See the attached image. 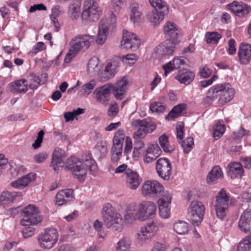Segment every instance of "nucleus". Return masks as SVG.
I'll return each mask as SVG.
<instances>
[{"instance_id":"obj_60","label":"nucleus","mask_w":251,"mask_h":251,"mask_svg":"<svg viewBox=\"0 0 251 251\" xmlns=\"http://www.w3.org/2000/svg\"><path fill=\"white\" fill-rule=\"evenodd\" d=\"M45 49L44 44L42 42H38L32 48V50L29 52L31 55H35L39 51L43 50Z\"/></svg>"},{"instance_id":"obj_56","label":"nucleus","mask_w":251,"mask_h":251,"mask_svg":"<svg viewBox=\"0 0 251 251\" xmlns=\"http://www.w3.org/2000/svg\"><path fill=\"white\" fill-rule=\"evenodd\" d=\"M80 10V7L78 5H75L74 4L71 5L69 7V12L71 14V17L73 19H77L78 16V13Z\"/></svg>"},{"instance_id":"obj_58","label":"nucleus","mask_w":251,"mask_h":251,"mask_svg":"<svg viewBox=\"0 0 251 251\" xmlns=\"http://www.w3.org/2000/svg\"><path fill=\"white\" fill-rule=\"evenodd\" d=\"M98 65V59L96 58H92L89 60L88 63V72L91 74L95 71V69Z\"/></svg>"},{"instance_id":"obj_62","label":"nucleus","mask_w":251,"mask_h":251,"mask_svg":"<svg viewBox=\"0 0 251 251\" xmlns=\"http://www.w3.org/2000/svg\"><path fill=\"white\" fill-rule=\"evenodd\" d=\"M249 132V130H246L243 127L241 126L237 132H234V134L237 139H240L244 136L248 135Z\"/></svg>"},{"instance_id":"obj_44","label":"nucleus","mask_w":251,"mask_h":251,"mask_svg":"<svg viewBox=\"0 0 251 251\" xmlns=\"http://www.w3.org/2000/svg\"><path fill=\"white\" fill-rule=\"evenodd\" d=\"M251 249V233L246 236L238 244L237 251H249Z\"/></svg>"},{"instance_id":"obj_17","label":"nucleus","mask_w":251,"mask_h":251,"mask_svg":"<svg viewBox=\"0 0 251 251\" xmlns=\"http://www.w3.org/2000/svg\"><path fill=\"white\" fill-rule=\"evenodd\" d=\"M112 83H107L95 89L93 95L97 101L104 106H106L110 100V94L112 91Z\"/></svg>"},{"instance_id":"obj_59","label":"nucleus","mask_w":251,"mask_h":251,"mask_svg":"<svg viewBox=\"0 0 251 251\" xmlns=\"http://www.w3.org/2000/svg\"><path fill=\"white\" fill-rule=\"evenodd\" d=\"M22 230V233L25 238L32 237L34 233V228L31 226H25Z\"/></svg>"},{"instance_id":"obj_49","label":"nucleus","mask_w":251,"mask_h":251,"mask_svg":"<svg viewBox=\"0 0 251 251\" xmlns=\"http://www.w3.org/2000/svg\"><path fill=\"white\" fill-rule=\"evenodd\" d=\"M17 196V193L16 192H3L0 196V201L3 203L11 202L13 201Z\"/></svg>"},{"instance_id":"obj_53","label":"nucleus","mask_w":251,"mask_h":251,"mask_svg":"<svg viewBox=\"0 0 251 251\" xmlns=\"http://www.w3.org/2000/svg\"><path fill=\"white\" fill-rule=\"evenodd\" d=\"M63 164V158L52 156L50 166L53 167L54 171H57L59 170V167H62Z\"/></svg>"},{"instance_id":"obj_30","label":"nucleus","mask_w":251,"mask_h":251,"mask_svg":"<svg viewBox=\"0 0 251 251\" xmlns=\"http://www.w3.org/2000/svg\"><path fill=\"white\" fill-rule=\"evenodd\" d=\"M194 77L195 74L192 71L180 70L175 78L180 83L187 85L193 81Z\"/></svg>"},{"instance_id":"obj_1","label":"nucleus","mask_w":251,"mask_h":251,"mask_svg":"<svg viewBox=\"0 0 251 251\" xmlns=\"http://www.w3.org/2000/svg\"><path fill=\"white\" fill-rule=\"evenodd\" d=\"M131 126L137 130L133 134V138L136 140L134 148L140 150L144 146L143 142L140 139L147 133L152 132L156 126L154 123L147 119L135 120L132 122Z\"/></svg>"},{"instance_id":"obj_18","label":"nucleus","mask_w":251,"mask_h":251,"mask_svg":"<svg viewBox=\"0 0 251 251\" xmlns=\"http://www.w3.org/2000/svg\"><path fill=\"white\" fill-rule=\"evenodd\" d=\"M139 208L140 221H144L152 217L155 213L156 206L153 202L144 201L139 204Z\"/></svg>"},{"instance_id":"obj_41","label":"nucleus","mask_w":251,"mask_h":251,"mask_svg":"<svg viewBox=\"0 0 251 251\" xmlns=\"http://www.w3.org/2000/svg\"><path fill=\"white\" fill-rule=\"evenodd\" d=\"M158 140L160 146L165 152L171 153L175 150L174 146H169L168 137L166 135L164 134L160 136Z\"/></svg>"},{"instance_id":"obj_34","label":"nucleus","mask_w":251,"mask_h":251,"mask_svg":"<svg viewBox=\"0 0 251 251\" xmlns=\"http://www.w3.org/2000/svg\"><path fill=\"white\" fill-rule=\"evenodd\" d=\"M142 13L140 10L138 4L132 3L130 5V20L134 23H139L141 21Z\"/></svg>"},{"instance_id":"obj_55","label":"nucleus","mask_w":251,"mask_h":251,"mask_svg":"<svg viewBox=\"0 0 251 251\" xmlns=\"http://www.w3.org/2000/svg\"><path fill=\"white\" fill-rule=\"evenodd\" d=\"M184 127L183 123H179L176 125V137L178 143H180V141H181L183 138L184 133Z\"/></svg>"},{"instance_id":"obj_16","label":"nucleus","mask_w":251,"mask_h":251,"mask_svg":"<svg viewBox=\"0 0 251 251\" xmlns=\"http://www.w3.org/2000/svg\"><path fill=\"white\" fill-rule=\"evenodd\" d=\"M175 41L166 40L156 48L155 54L158 58L173 55L177 44Z\"/></svg>"},{"instance_id":"obj_27","label":"nucleus","mask_w":251,"mask_h":251,"mask_svg":"<svg viewBox=\"0 0 251 251\" xmlns=\"http://www.w3.org/2000/svg\"><path fill=\"white\" fill-rule=\"evenodd\" d=\"M161 151L157 144L150 145L144 155V161L149 163L155 160L160 154Z\"/></svg>"},{"instance_id":"obj_5","label":"nucleus","mask_w":251,"mask_h":251,"mask_svg":"<svg viewBox=\"0 0 251 251\" xmlns=\"http://www.w3.org/2000/svg\"><path fill=\"white\" fill-rule=\"evenodd\" d=\"M158 229L157 223L151 222L142 226L135 235L138 242L141 244L148 243L152 237L155 235Z\"/></svg>"},{"instance_id":"obj_47","label":"nucleus","mask_w":251,"mask_h":251,"mask_svg":"<svg viewBox=\"0 0 251 251\" xmlns=\"http://www.w3.org/2000/svg\"><path fill=\"white\" fill-rule=\"evenodd\" d=\"M183 149V152L185 154L188 153L193 149L194 145L193 138L190 137L179 143Z\"/></svg>"},{"instance_id":"obj_29","label":"nucleus","mask_w":251,"mask_h":251,"mask_svg":"<svg viewBox=\"0 0 251 251\" xmlns=\"http://www.w3.org/2000/svg\"><path fill=\"white\" fill-rule=\"evenodd\" d=\"M124 141V140L114 137L113 145L111 150V159L114 162H117L122 155Z\"/></svg>"},{"instance_id":"obj_39","label":"nucleus","mask_w":251,"mask_h":251,"mask_svg":"<svg viewBox=\"0 0 251 251\" xmlns=\"http://www.w3.org/2000/svg\"><path fill=\"white\" fill-rule=\"evenodd\" d=\"M13 89L18 93H25L28 90L25 79H21L11 83Z\"/></svg>"},{"instance_id":"obj_10","label":"nucleus","mask_w":251,"mask_h":251,"mask_svg":"<svg viewBox=\"0 0 251 251\" xmlns=\"http://www.w3.org/2000/svg\"><path fill=\"white\" fill-rule=\"evenodd\" d=\"M116 22V17L112 12L109 19H104L100 21L97 38L95 39L97 44L102 45L105 42L109 33V28H114Z\"/></svg>"},{"instance_id":"obj_33","label":"nucleus","mask_w":251,"mask_h":251,"mask_svg":"<svg viewBox=\"0 0 251 251\" xmlns=\"http://www.w3.org/2000/svg\"><path fill=\"white\" fill-rule=\"evenodd\" d=\"M184 62V60L180 57L174 58L172 61H170L163 66L162 68L164 70V75L167 76L168 73L174 69H179Z\"/></svg>"},{"instance_id":"obj_23","label":"nucleus","mask_w":251,"mask_h":251,"mask_svg":"<svg viewBox=\"0 0 251 251\" xmlns=\"http://www.w3.org/2000/svg\"><path fill=\"white\" fill-rule=\"evenodd\" d=\"M125 221L127 223H132L137 220H140L139 204L131 203L128 205L124 216Z\"/></svg>"},{"instance_id":"obj_21","label":"nucleus","mask_w":251,"mask_h":251,"mask_svg":"<svg viewBox=\"0 0 251 251\" xmlns=\"http://www.w3.org/2000/svg\"><path fill=\"white\" fill-rule=\"evenodd\" d=\"M172 201L171 194L166 192L163 197L158 200L159 212L163 218H168L170 214V204Z\"/></svg>"},{"instance_id":"obj_54","label":"nucleus","mask_w":251,"mask_h":251,"mask_svg":"<svg viewBox=\"0 0 251 251\" xmlns=\"http://www.w3.org/2000/svg\"><path fill=\"white\" fill-rule=\"evenodd\" d=\"M23 212L25 214V216H30L32 214L34 215V213H39V210L34 205L29 204L24 208Z\"/></svg>"},{"instance_id":"obj_4","label":"nucleus","mask_w":251,"mask_h":251,"mask_svg":"<svg viewBox=\"0 0 251 251\" xmlns=\"http://www.w3.org/2000/svg\"><path fill=\"white\" fill-rule=\"evenodd\" d=\"M58 236V232L56 229L47 228L39 235L37 239L42 248L50 250L56 244Z\"/></svg>"},{"instance_id":"obj_35","label":"nucleus","mask_w":251,"mask_h":251,"mask_svg":"<svg viewBox=\"0 0 251 251\" xmlns=\"http://www.w3.org/2000/svg\"><path fill=\"white\" fill-rule=\"evenodd\" d=\"M223 173L221 168L218 166H214L208 173L207 176V181L208 183H212L218 179L222 177Z\"/></svg>"},{"instance_id":"obj_12","label":"nucleus","mask_w":251,"mask_h":251,"mask_svg":"<svg viewBox=\"0 0 251 251\" xmlns=\"http://www.w3.org/2000/svg\"><path fill=\"white\" fill-rule=\"evenodd\" d=\"M164 193L163 186L155 180L146 181L142 187V194L144 196L159 197Z\"/></svg>"},{"instance_id":"obj_32","label":"nucleus","mask_w":251,"mask_h":251,"mask_svg":"<svg viewBox=\"0 0 251 251\" xmlns=\"http://www.w3.org/2000/svg\"><path fill=\"white\" fill-rule=\"evenodd\" d=\"M42 220L43 217L39 214V213H34V215L24 216V218L21 220V224L23 226H29L37 225L41 222Z\"/></svg>"},{"instance_id":"obj_15","label":"nucleus","mask_w":251,"mask_h":251,"mask_svg":"<svg viewBox=\"0 0 251 251\" xmlns=\"http://www.w3.org/2000/svg\"><path fill=\"white\" fill-rule=\"evenodd\" d=\"M156 170L158 176L164 180L169 179L172 174V165L169 159L160 158L156 163Z\"/></svg>"},{"instance_id":"obj_37","label":"nucleus","mask_w":251,"mask_h":251,"mask_svg":"<svg viewBox=\"0 0 251 251\" xmlns=\"http://www.w3.org/2000/svg\"><path fill=\"white\" fill-rule=\"evenodd\" d=\"M84 167H86L92 175H95L98 170V166L95 160L92 159L91 155L86 154L84 157Z\"/></svg>"},{"instance_id":"obj_24","label":"nucleus","mask_w":251,"mask_h":251,"mask_svg":"<svg viewBox=\"0 0 251 251\" xmlns=\"http://www.w3.org/2000/svg\"><path fill=\"white\" fill-rule=\"evenodd\" d=\"M125 178L127 187L132 190L136 189L141 182L138 173L131 170H126Z\"/></svg>"},{"instance_id":"obj_3","label":"nucleus","mask_w":251,"mask_h":251,"mask_svg":"<svg viewBox=\"0 0 251 251\" xmlns=\"http://www.w3.org/2000/svg\"><path fill=\"white\" fill-rule=\"evenodd\" d=\"M149 2L155 10L149 12L147 18L153 25H156L159 24L164 19L165 16L168 14V6L162 0H149Z\"/></svg>"},{"instance_id":"obj_8","label":"nucleus","mask_w":251,"mask_h":251,"mask_svg":"<svg viewBox=\"0 0 251 251\" xmlns=\"http://www.w3.org/2000/svg\"><path fill=\"white\" fill-rule=\"evenodd\" d=\"M66 168L70 170L75 177L83 182L86 177L87 170L82 161L75 157L69 158L65 165Z\"/></svg>"},{"instance_id":"obj_61","label":"nucleus","mask_w":251,"mask_h":251,"mask_svg":"<svg viewBox=\"0 0 251 251\" xmlns=\"http://www.w3.org/2000/svg\"><path fill=\"white\" fill-rule=\"evenodd\" d=\"M48 154L46 152H41L34 156V159L37 163H41L48 157Z\"/></svg>"},{"instance_id":"obj_19","label":"nucleus","mask_w":251,"mask_h":251,"mask_svg":"<svg viewBox=\"0 0 251 251\" xmlns=\"http://www.w3.org/2000/svg\"><path fill=\"white\" fill-rule=\"evenodd\" d=\"M226 8L239 17L247 15L251 11V7L242 1H233L226 5Z\"/></svg>"},{"instance_id":"obj_46","label":"nucleus","mask_w":251,"mask_h":251,"mask_svg":"<svg viewBox=\"0 0 251 251\" xmlns=\"http://www.w3.org/2000/svg\"><path fill=\"white\" fill-rule=\"evenodd\" d=\"M226 126L223 121H219L214 128L213 137L216 140L220 138L225 132Z\"/></svg>"},{"instance_id":"obj_63","label":"nucleus","mask_w":251,"mask_h":251,"mask_svg":"<svg viewBox=\"0 0 251 251\" xmlns=\"http://www.w3.org/2000/svg\"><path fill=\"white\" fill-rule=\"evenodd\" d=\"M135 57V54H127L126 55L122 56L123 61L128 64H134L136 61Z\"/></svg>"},{"instance_id":"obj_31","label":"nucleus","mask_w":251,"mask_h":251,"mask_svg":"<svg viewBox=\"0 0 251 251\" xmlns=\"http://www.w3.org/2000/svg\"><path fill=\"white\" fill-rule=\"evenodd\" d=\"M229 170L228 175L232 178L241 177L244 174L243 165L239 163L233 162L230 163L229 166Z\"/></svg>"},{"instance_id":"obj_52","label":"nucleus","mask_w":251,"mask_h":251,"mask_svg":"<svg viewBox=\"0 0 251 251\" xmlns=\"http://www.w3.org/2000/svg\"><path fill=\"white\" fill-rule=\"evenodd\" d=\"M166 109L165 105L160 102H154L150 105V109L152 112L163 113Z\"/></svg>"},{"instance_id":"obj_43","label":"nucleus","mask_w":251,"mask_h":251,"mask_svg":"<svg viewBox=\"0 0 251 251\" xmlns=\"http://www.w3.org/2000/svg\"><path fill=\"white\" fill-rule=\"evenodd\" d=\"M96 81L92 79L87 83L84 84L81 87L79 92L83 96H88L89 95L96 86Z\"/></svg>"},{"instance_id":"obj_48","label":"nucleus","mask_w":251,"mask_h":251,"mask_svg":"<svg viewBox=\"0 0 251 251\" xmlns=\"http://www.w3.org/2000/svg\"><path fill=\"white\" fill-rule=\"evenodd\" d=\"M222 36L217 32H207L205 34L206 42L207 44H217Z\"/></svg>"},{"instance_id":"obj_40","label":"nucleus","mask_w":251,"mask_h":251,"mask_svg":"<svg viewBox=\"0 0 251 251\" xmlns=\"http://www.w3.org/2000/svg\"><path fill=\"white\" fill-rule=\"evenodd\" d=\"M25 80L27 86L28 85L29 88L32 90L37 89L41 81L39 77L36 76L34 73H30Z\"/></svg>"},{"instance_id":"obj_20","label":"nucleus","mask_w":251,"mask_h":251,"mask_svg":"<svg viewBox=\"0 0 251 251\" xmlns=\"http://www.w3.org/2000/svg\"><path fill=\"white\" fill-rule=\"evenodd\" d=\"M128 84V79L126 76L118 80L115 85L112 84L111 89L117 100H121L124 99L127 90Z\"/></svg>"},{"instance_id":"obj_11","label":"nucleus","mask_w":251,"mask_h":251,"mask_svg":"<svg viewBox=\"0 0 251 251\" xmlns=\"http://www.w3.org/2000/svg\"><path fill=\"white\" fill-rule=\"evenodd\" d=\"M95 41L94 36L87 34H78L72 39L70 45L75 52H78L81 49H88Z\"/></svg>"},{"instance_id":"obj_13","label":"nucleus","mask_w":251,"mask_h":251,"mask_svg":"<svg viewBox=\"0 0 251 251\" xmlns=\"http://www.w3.org/2000/svg\"><path fill=\"white\" fill-rule=\"evenodd\" d=\"M216 86L220 104L223 105L233 99L235 95V90L230 84H219Z\"/></svg>"},{"instance_id":"obj_38","label":"nucleus","mask_w":251,"mask_h":251,"mask_svg":"<svg viewBox=\"0 0 251 251\" xmlns=\"http://www.w3.org/2000/svg\"><path fill=\"white\" fill-rule=\"evenodd\" d=\"M218 96L216 86L211 87L207 91L206 96L203 99L204 105L206 106L210 105L215 100L218 98Z\"/></svg>"},{"instance_id":"obj_64","label":"nucleus","mask_w":251,"mask_h":251,"mask_svg":"<svg viewBox=\"0 0 251 251\" xmlns=\"http://www.w3.org/2000/svg\"><path fill=\"white\" fill-rule=\"evenodd\" d=\"M166 249V246L160 242H156L151 251H165Z\"/></svg>"},{"instance_id":"obj_9","label":"nucleus","mask_w":251,"mask_h":251,"mask_svg":"<svg viewBox=\"0 0 251 251\" xmlns=\"http://www.w3.org/2000/svg\"><path fill=\"white\" fill-rule=\"evenodd\" d=\"M229 198L225 190L222 189L215 197L214 206L215 209L217 217L223 220L226 216L228 207Z\"/></svg>"},{"instance_id":"obj_45","label":"nucleus","mask_w":251,"mask_h":251,"mask_svg":"<svg viewBox=\"0 0 251 251\" xmlns=\"http://www.w3.org/2000/svg\"><path fill=\"white\" fill-rule=\"evenodd\" d=\"M174 229L179 234H186L189 230L188 224L184 221H178L174 224Z\"/></svg>"},{"instance_id":"obj_50","label":"nucleus","mask_w":251,"mask_h":251,"mask_svg":"<svg viewBox=\"0 0 251 251\" xmlns=\"http://www.w3.org/2000/svg\"><path fill=\"white\" fill-rule=\"evenodd\" d=\"M116 66L111 62H108L104 69V74L107 78L113 77L116 73Z\"/></svg>"},{"instance_id":"obj_26","label":"nucleus","mask_w":251,"mask_h":251,"mask_svg":"<svg viewBox=\"0 0 251 251\" xmlns=\"http://www.w3.org/2000/svg\"><path fill=\"white\" fill-rule=\"evenodd\" d=\"M74 198V191L73 189L62 190L58 192L56 195V203L57 205L61 206L73 200Z\"/></svg>"},{"instance_id":"obj_6","label":"nucleus","mask_w":251,"mask_h":251,"mask_svg":"<svg viewBox=\"0 0 251 251\" xmlns=\"http://www.w3.org/2000/svg\"><path fill=\"white\" fill-rule=\"evenodd\" d=\"M101 10L94 0H86L84 2L81 17L83 20L97 21L101 14Z\"/></svg>"},{"instance_id":"obj_51","label":"nucleus","mask_w":251,"mask_h":251,"mask_svg":"<svg viewBox=\"0 0 251 251\" xmlns=\"http://www.w3.org/2000/svg\"><path fill=\"white\" fill-rule=\"evenodd\" d=\"M25 168L21 165H11L10 172L13 177H15L25 172Z\"/></svg>"},{"instance_id":"obj_28","label":"nucleus","mask_w":251,"mask_h":251,"mask_svg":"<svg viewBox=\"0 0 251 251\" xmlns=\"http://www.w3.org/2000/svg\"><path fill=\"white\" fill-rule=\"evenodd\" d=\"M36 178V175L34 173H30L18 178L17 180L11 183V185L15 188H23L29 184V183L34 181Z\"/></svg>"},{"instance_id":"obj_7","label":"nucleus","mask_w":251,"mask_h":251,"mask_svg":"<svg viewBox=\"0 0 251 251\" xmlns=\"http://www.w3.org/2000/svg\"><path fill=\"white\" fill-rule=\"evenodd\" d=\"M188 217L194 226H199L202 221L205 212V207L202 202L193 201L188 209Z\"/></svg>"},{"instance_id":"obj_25","label":"nucleus","mask_w":251,"mask_h":251,"mask_svg":"<svg viewBox=\"0 0 251 251\" xmlns=\"http://www.w3.org/2000/svg\"><path fill=\"white\" fill-rule=\"evenodd\" d=\"M238 55L241 64H249L251 61V45L241 44L239 49Z\"/></svg>"},{"instance_id":"obj_42","label":"nucleus","mask_w":251,"mask_h":251,"mask_svg":"<svg viewBox=\"0 0 251 251\" xmlns=\"http://www.w3.org/2000/svg\"><path fill=\"white\" fill-rule=\"evenodd\" d=\"M185 108V104H179L173 107L166 118L167 120H172L179 116V114Z\"/></svg>"},{"instance_id":"obj_14","label":"nucleus","mask_w":251,"mask_h":251,"mask_svg":"<svg viewBox=\"0 0 251 251\" xmlns=\"http://www.w3.org/2000/svg\"><path fill=\"white\" fill-rule=\"evenodd\" d=\"M140 44V40L136 35L126 30L123 31V40L121 42V46L123 49L136 50Z\"/></svg>"},{"instance_id":"obj_57","label":"nucleus","mask_w":251,"mask_h":251,"mask_svg":"<svg viewBox=\"0 0 251 251\" xmlns=\"http://www.w3.org/2000/svg\"><path fill=\"white\" fill-rule=\"evenodd\" d=\"M179 34L180 31L176 27L170 33L169 32L166 35L168 38L167 40H171L172 41H175L176 43H177V38Z\"/></svg>"},{"instance_id":"obj_22","label":"nucleus","mask_w":251,"mask_h":251,"mask_svg":"<svg viewBox=\"0 0 251 251\" xmlns=\"http://www.w3.org/2000/svg\"><path fill=\"white\" fill-rule=\"evenodd\" d=\"M238 227L241 231L251 234V210H246L241 214Z\"/></svg>"},{"instance_id":"obj_36","label":"nucleus","mask_w":251,"mask_h":251,"mask_svg":"<svg viewBox=\"0 0 251 251\" xmlns=\"http://www.w3.org/2000/svg\"><path fill=\"white\" fill-rule=\"evenodd\" d=\"M131 241L127 236H124L117 243L116 251H130Z\"/></svg>"},{"instance_id":"obj_2","label":"nucleus","mask_w":251,"mask_h":251,"mask_svg":"<svg viewBox=\"0 0 251 251\" xmlns=\"http://www.w3.org/2000/svg\"><path fill=\"white\" fill-rule=\"evenodd\" d=\"M102 218L105 225L108 228H112L120 232L123 228V219L110 203L106 204L102 209Z\"/></svg>"}]
</instances>
